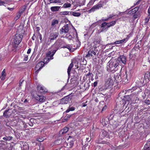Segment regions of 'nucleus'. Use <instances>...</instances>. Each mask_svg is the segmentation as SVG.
I'll use <instances>...</instances> for the list:
<instances>
[{"instance_id": "nucleus-1", "label": "nucleus", "mask_w": 150, "mask_h": 150, "mask_svg": "<svg viewBox=\"0 0 150 150\" xmlns=\"http://www.w3.org/2000/svg\"><path fill=\"white\" fill-rule=\"evenodd\" d=\"M120 67L118 61L115 60H110L108 64L107 70L110 72H115Z\"/></svg>"}, {"instance_id": "nucleus-2", "label": "nucleus", "mask_w": 150, "mask_h": 150, "mask_svg": "<svg viewBox=\"0 0 150 150\" xmlns=\"http://www.w3.org/2000/svg\"><path fill=\"white\" fill-rule=\"evenodd\" d=\"M130 98L129 95L124 96L123 98H121L118 97L116 99L117 103H119V101L120 104L121 105H124L126 103L125 102L129 101Z\"/></svg>"}, {"instance_id": "nucleus-3", "label": "nucleus", "mask_w": 150, "mask_h": 150, "mask_svg": "<svg viewBox=\"0 0 150 150\" xmlns=\"http://www.w3.org/2000/svg\"><path fill=\"white\" fill-rule=\"evenodd\" d=\"M113 84V80L111 78L110 76H108V78L105 81V83L104 85L102 87V88L103 89H106L110 86H112Z\"/></svg>"}, {"instance_id": "nucleus-4", "label": "nucleus", "mask_w": 150, "mask_h": 150, "mask_svg": "<svg viewBox=\"0 0 150 150\" xmlns=\"http://www.w3.org/2000/svg\"><path fill=\"white\" fill-rule=\"evenodd\" d=\"M23 37V35L22 34H16L13 39V42L15 44L18 45L21 42Z\"/></svg>"}, {"instance_id": "nucleus-5", "label": "nucleus", "mask_w": 150, "mask_h": 150, "mask_svg": "<svg viewBox=\"0 0 150 150\" xmlns=\"http://www.w3.org/2000/svg\"><path fill=\"white\" fill-rule=\"evenodd\" d=\"M58 33H57L51 34L47 41V45H50L52 40H55L58 37Z\"/></svg>"}, {"instance_id": "nucleus-6", "label": "nucleus", "mask_w": 150, "mask_h": 150, "mask_svg": "<svg viewBox=\"0 0 150 150\" xmlns=\"http://www.w3.org/2000/svg\"><path fill=\"white\" fill-rule=\"evenodd\" d=\"M102 6V5L100 3H98L95 5L94 6L88 11L89 12H93L101 8Z\"/></svg>"}, {"instance_id": "nucleus-7", "label": "nucleus", "mask_w": 150, "mask_h": 150, "mask_svg": "<svg viewBox=\"0 0 150 150\" xmlns=\"http://www.w3.org/2000/svg\"><path fill=\"white\" fill-rule=\"evenodd\" d=\"M35 98L37 100L41 103L45 102L46 100V98L42 95H37L35 97Z\"/></svg>"}, {"instance_id": "nucleus-8", "label": "nucleus", "mask_w": 150, "mask_h": 150, "mask_svg": "<svg viewBox=\"0 0 150 150\" xmlns=\"http://www.w3.org/2000/svg\"><path fill=\"white\" fill-rule=\"evenodd\" d=\"M13 111L11 109L6 110L4 112L3 116L6 118H8L12 114Z\"/></svg>"}, {"instance_id": "nucleus-9", "label": "nucleus", "mask_w": 150, "mask_h": 150, "mask_svg": "<svg viewBox=\"0 0 150 150\" xmlns=\"http://www.w3.org/2000/svg\"><path fill=\"white\" fill-rule=\"evenodd\" d=\"M69 31V27L68 24H66L60 30V32L61 34H63L64 33H68Z\"/></svg>"}, {"instance_id": "nucleus-10", "label": "nucleus", "mask_w": 150, "mask_h": 150, "mask_svg": "<svg viewBox=\"0 0 150 150\" xmlns=\"http://www.w3.org/2000/svg\"><path fill=\"white\" fill-rule=\"evenodd\" d=\"M71 100V98L69 96H67L61 99L60 103L62 104H67L69 101L70 100Z\"/></svg>"}, {"instance_id": "nucleus-11", "label": "nucleus", "mask_w": 150, "mask_h": 150, "mask_svg": "<svg viewBox=\"0 0 150 150\" xmlns=\"http://www.w3.org/2000/svg\"><path fill=\"white\" fill-rule=\"evenodd\" d=\"M62 40L60 39H58L57 41L54 43L53 45L57 48V50L61 47L62 44Z\"/></svg>"}, {"instance_id": "nucleus-12", "label": "nucleus", "mask_w": 150, "mask_h": 150, "mask_svg": "<svg viewBox=\"0 0 150 150\" xmlns=\"http://www.w3.org/2000/svg\"><path fill=\"white\" fill-rule=\"evenodd\" d=\"M44 66V63L42 62H39L36 65L35 67V69L36 70V72L37 73L38 71L41 69V68Z\"/></svg>"}, {"instance_id": "nucleus-13", "label": "nucleus", "mask_w": 150, "mask_h": 150, "mask_svg": "<svg viewBox=\"0 0 150 150\" xmlns=\"http://www.w3.org/2000/svg\"><path fill=\"white\" fill-rule=\"evenodd\" d=\"M52 52L50 51H48L46 53V57H50V58H45L44 60V61L45 62V61L46 60V62H49L50 60V59H52L53 58H51V57H52Z\"/></svg>"}, {"instance_id": "nucleus-14", "label": "nucleus", "mask_w": 150, "mask_h": 150, "mask_svg": "<svg viewBox=\"0 0 150 150\" xmlns=\"http://www.w3.org/2000/svg\"><path fill=\"white\" fill-rule=\"evenodd\" d=\"M117 60L118 61V62L121 61L124 64H125L126 62V58L124 55L121 56L119 57Z\"/></svg>"}, {"instance_id": "nucleus-15", "label": "nucleus", "mask_w": 150, "mask_h": 150, "mask_svg": "<svg viewBox=\"0 0 150 150\" xmlns=\"http://www.w3.org/2000/svg\"><path fill=\"white\" fill-rule=\"evenodd\" d=\"M107 135V132L103 130L101 131V132L100 135V139H103Z\"/></svg>"}, {"instance_id": "nucleus-16", "label": "nucleus", "mask_w": 150, "mask_h": 150, "mask_svg": "<svg viewBox=\"0 0 150 150\" xmlns=\"http://www.w3.org/2000/svg\"><path fill=\"white\" fill-rule=\"evenodd\" d=\"M96 51L95 50H90L88 52V53L86 55V57H92L93 56V54L95 55L96 54Z\"/></svg>"}, {"instance_id": "nucleus-17", "label": "nucleus", "mask_w": 150, "mask_h": 150, "mask_svg": "<svg viewBox=\"0 0 150 150\" xmlns=\"http://www.w3.org/2000/svg\"><path fill=\"white\" fill-rule=\"evenodd\" d=\"M69 128L67 127H65L64 128L60 130L59 131V134L60 135L64 134L66 133L69 131Z\"/></svg>"}, {"instance_id": "nucleus-18", "label": "nucleus", "mask_w": 150, "mask_h": 150, "mask_svg": "<svg viewBox=\"0 0 150 150\" xmlns=\"http://www.w3.org/2000/svg\"><path fill=\"white\" fill-rule=\"evenodd\" d=\"M129 38L127 37L126 38H125L122 40L117 41L114 42L115 44H121L124 42H126L128 40Z\"/></svg>"}, {"instance_id": "nucleus-19", "label": "nucleus", "mask_w": 150, "mask_h": 150, "mask_svg": "<svg viewBox=\"0 0 150 150\" xmlns=\"http://www.w3.org/2000/svg\"><path fill=\"white\" fill-rule=\"evenodd\" d=\"M144 150H150V141L146 142L144 146Z\"/></svg>"}, {"instance_id": "nucleus-20", "label": "nucleus", "mask_w": 150, "mask_h": 150, "mask_svg": "<svg viewBox=\"0 0 150 150\" xmlns=\"http://www.w3.org/2000/svg\"><path fill=\"white\" fill-rule=\"evenodd\" d=\"M60 7V6H52L51 7L50 9L53 12L57 11H59Z\"/></svg>"}, {"instance_id": "nucleus-21", "label": "nucleus", "mask_w": 150, "mask_h": 150, "mask_svg": "<svg viewBox=\"0 0 150 150\" xmlns=\"http://www.w3.org/2000/svg\"><path fill=\"white\" fill-rule=\"evenodd\" d=\"M37 89L38 91L41 93H42L46 92L42 86L40 85H38V86Z\"/></svg>"}, {"instance_id": "nucleus-22", "label": "nucleus", "mask_w": 150, "mask_h": 150, "mask_svg": "<svg viewBox=\"0 0 150 150\" xmlns=\"http://www.w3.org/2000/svg\"><path fill=\"white\" fill-rule=\"evenodd\" d=\"M73 66L74 64L72 62L70 64L67 69V73L69 76L70 75V71H71V68L73 67Z\"/></svg>"}, {"instance_id": "nucleus-23", "label": "nucleus", "mask_w": 150, "mask_h": 150, "mask_svg": "<svg viewBox=\"0 0 150 150\" xmlns=\"http://www.w3.org/2000/svg\"><path fill=\"white\" fill-rule=\"evenodd\" d=\"M6 76V73L5 72V70L4 69L1 73V76L0 77V78L2 80H4Z\"/></svg>"}, {"instance_id": "nucleus-24", "label": "nucleus", "mask_w": 150, "mask_h": 150, "mask_svg": "<svg viewBox=\"0 0 150 150\" xmlns=\"http://www.w3.org/2000/svg\"><path fill=\"white\" fill-rule=\"evenodd\" d=\"M116 23V22L115 21H113L110 23H107V28L108 29L110 27L114 25Z\"/></svg>"}, {"instance_id": "nucleus-25", "label": "nucleus", "mask_w": 150, "mask_h": 150, "mask_svg": "<svg viewBox=\"0 0 150 150\" xmlns=\"http://www.w3.org/2000/svg\"><path fill=\"white\" fill-rule=\"evenodd\" d=\"M74 142L72 141L68 143L67 144V148L68 149L72 148L74 145Z\"/></svg>"}, {"instance_id": "nucleus-26", "label": "nucleus", "mask_w": 150, "mask_h": 150, "mask_svg": "<svg viewBox=\"0 0 150 150\" xmlns=\"http://www.w3.org/2000/svg\"><path fill=\"white\" fill-rule=\"evenodd\" d=\"M125 76L124 75L122 79L123 80H124V81L125 82H127L128 81V80L127 79L128 74L127 73V72L126 71L125 72Z\"/></svg>"}, {"instance_id": "nucleus-27", "label": "nucleus", "mask_w": 150, "mask_h": 150, "mask_svg": "<svg viewBox=\"0 0 150 150\" xmlns=\"http://www.w3.org/2000/svg\"><path fill=\"white\" fill-rule=\"evenodd\" d=\"M108 120V118L106 117L104 119L102 120V123L103 125H106L108 122V121L107 120Z\"/></svg>"}, {"instance_id": "nucleus-28", "label": "nucleus", "mask_w": 150, "mask_h": 150, "mask_svg": "<svg viewBox=\"0 0 150 150\" xmlns=\"http://www.w3.org/2000/svg\"><path fill=\"white\" fill-rule=\"evenodd\" d=\"M12 137L11 136H8V137H4L3 138V140H5V141H9L11 140L12 139Z\"/></svg>"}, {"instance_id": "nucleus-29", "label": "nucleus", "mask_w": 150, "mask_h": 150, "mask_svg": "<svg viewBox=\"0 0 150 150\" xmlns=\"http://www.w3.org/2000/svg\"><path fill=\"white\" fill-rule=\"evenodd\" d=\"M69 12L67 11H64L60 12L59 13V15L61 16L66 15L69 14Z\"/></svg>"}, {"instance_id": "nucleus-30", "label": "nucleus", "mask_w": 150, "mask_h": 150, "mask_svg": "<svg viewBox=\"0 0 150 150\" xmlns=\"http://www.w3.org/2000/svg\"><path fill=\"white\" fill-rule=\"evenodd\" d=\"M71 5L70 3H66L63 5V7L65 8H69L71 6Z\"/></svg>"}, {"instance_id": "nucleus-31", "label": "nucleus", "mask_w": 150, "mask_h": 150, "mask_svg": "<svg viewBox=\"0 0 150 150\" xmlns=\"http://www.w3.org/2000/svg\"><path fill=\"white\" fill-rule=\"evenodd\" d=\"M62 47L64 48H67L70 51L71 50V48H72V47L69 45H67L66 46H64Z\"/></svg>"}, {"instance_id": "nucleus-32", "label": "nucleus", "mask_w": 150, "mask_h": 150, "mask_svg": "<svg viewBox=\"0 0 150 150\" xmlns=\"http://www.w3.org/2000/svg\"><path fill=\"white\" fill-rule=\"evenodd\" d=\"M121 77L120 75L116 76L115 77V80L116 81H117V82H119V81H121Z\"/></svg>"}, {"instance_id": "nucleus-33", "label": "nucleus", "mask_w": 150, "mask_h": 150, "mask_svg": "<svg viewBox=\"0 0 150 150\" xmlns=\"http://www.w3.org/2000/svg\"><path fill=\"white\" fill-rule=\"evenodd\" d=\"M58 23V21L57 20H53L51 23V25L52 26H54L55 24H57Z\"/></svg>"}, {"instance_id": "nucleus-34", "label": "nucleus", "mask_w": 150, "mask_h": 150, "mask_svg": "<svg viewBox=\"0 0 150 150\" xmlns=\"http://www.w3.org/2000/svg\"><path fill=\"white\" fill-rule=\"evenodd\" d=\"M50 3H60L61 2L60 0H50Z\"/></svg>"}, {"instance_id": "nucleus-35", "label": "nucleus", "mask_w": 150, "mask_h": 150, "mask_svg": "<svg viewBox=\"0 0 150 150\" xmlns=\"http://www.w3.org/2000/svg\"><path fill=\"white\" fill-rule=\"evenodd\" d=\"M75 110V108L74 107H69L68 109L66 111V112H68L70 111H74Z\"/></svg>"}, {"instance_id": "nucleus-36", "label": "nucleus", "mask_w": 150, "mask_h": 150, "mask_svg": "<svg viewBox=\"0 0 150 150\" xmlns=\"http://www.w3.org/2000/svg\"><path fill=\"white\" fill-rule=\"evenodd\" d=\"M73 13V15L75 16L79 17L80 16L81 14L80 13L78 12H74Z\"/></svg>"}, {"instance_id": "nucleus-37", "label": "nucleus", "mask_w": 150, "mask_h": 150, "mask_svg": "<svg viewBox=\"0 0 150 150\" xmlns=\"http://www.w3.org/2000/svg\"><path fill=\"white\" fill-rule=\"evenodd\" d=\"M96 142L98 144H107L108 143V142H106L105 141H96Z\"/></svg>"}, {"instance_id": "nucleus-38", "label": "nucleus", "mask_w": 150, "mask_h": 150, "mask_svg": "<svg viewBox=\"0 0 150 150\" xmlns=\"http://www.w3.org/2000/svg\"><path fill=\"white\" fill-rule=\"evenodd\" d=\"M36 140L40 142H42L44 140V139L42 137H40L37 138Z\"/></svg>"}, {"instance_id": "nucleus-39", "label": "nucleus", "mask_w": 150, "mask_h": 150, "mask_svg": "<svg viewBox=\"0 0 150 150\" xmlns=\"http://www.w3.org/2000/svg\"><path fill=\"white\" fill-rule=\"evenodd\" d=\"M23 149L25 150H28L29 149V146L28 144H25L23 145Z\"/></svg>"}, {"instance_id": "nucleus-40", "label": "nucleus", "mask_w": 150, "mask_h": 150, "mask_svg": "<svg viewBox=\"0 0 150 150\" xmlns=\"http://www.w3.org/2000/svg\"><path fill=\"white\" fill-rule=\"evenodd\" d=\"M134 10V9H133L131 11H129L128 13L129 14H130L131 15H133V14H135L136 12L134 11L133 10Z\"/></svg>"}, {"instance_id": "nucleus-41", "label": "nucleus", "mask_w": 150, "mask_h": 150, "mask_svg": "<svg viewBox=\"0 0 150 150\" xmlns=\"http://www.w3.org/2000/svg\"><path fill=\"white\" fill-rule=\"evenodd\" d=\"M26 8V6H24L23 7H22L21 8V10L20 12L22 13L23 12H24L25 11Z\"/></svg>"}, {"instance_id": "nucleus-42", "label": "nucleus", "mask_w": 150, "mask_h": 150, "mask_svg": "<svg viewBox=\"0 0 150 150\" xmlns=\"http://www.w3.org/2000/svg\"><path fill=\"white\" fill-rule=\"evenodd\" d=\"M108 23H107L106 22H104L101 25V28H103L105 27L106 25H107Z\"/></svg>"}, {"instance_id": "nucleus-43", "label": "nucleus", "mask_w": 150, "mask_h": 150, "mask_svg": "<svg viewBox=\"0 0 150 150\" xmlns=\"http://www.w3.org/2000/svg\"><path fill=\"white\" fill-rule=\"evenodd\" d=\"M149 73L148 72H146V73L144 75V78L145 79H146L149 76Z\"/></svg>"}, {"instance_id": "nucleus-44", "label": "nucleus", "mask_w": 150, "mask_h": 150, "mask_svg": "<svg viewBox=\"0 0 150 150\" xmlns=\"http://www.w3.org/2000/svg\"><path fill=\"white\" fill-rule=\"evenodd\" d=\"M100 40H98L97 39H96L94 41V43L95 44L96 43H97L98 44H100Z\"/></svg>"}, {"instance_id": "nucleus-45", "label": "nucleus", "mask_w": 150, "mask_h": 150, "mask_svg": "<svg viewBox=\"0 0 150 150\" xmlns=\"http://www.w3.org/2000/svg\"><path fill=\"white\" fill-rule=\"evenodd\" d=\"M150 18V17L149 16L145 18V23H147L148 22Z\"/></svg>"}, {"instance_id": "nucleus-46", "label": "nucleus", "mask_w": 150, "mask_h": 150, "mask_svg": "<svg viewBox=\"0 0 150 150\" xmlns=\"http://www.w3.org/2000/svg\"><path fill=\"white\" fill-rule=\"evenodd\" d=\"M145 103L148 105L150 104V100H145Z\"/></svg>"}, {"instance_id": "nucleus-47", "label": "nucleus", "mask_w": 150, "mask_h": 150, "mask_svg": "<svg viewBox=\"0 0 150 150\" xmlns=\"http://www.w3.org/2000/svg\"><path fill=\"white\" fill-rule=\"evenodd\" d=\"M56 50H54L52 51V57H53V55H54V54L56 52V51L57 50V48H56Z\"/></svg>"}, {"instance_id": "nucleus-48", "label": "nucleus", "mask_w": 150, "mask_h": 150, "mask_svg": "<svg viewBox=\"0 0 150 150\" xmlns=\"http://www.w3.org/2000/svg\"><path fill=\"white\" fill-rule=\"evenodd\" d=\"M21 13H21V12H19L17 14V19H18L20 17Z\"/></svg>"}, {"instance_id": "nucleus-49", "label": "nucleus", "mask_w": 150, "mask_h": 150, "mask_svg": "<svg viewBox=\"0 0 150 150\" xmlns=\"http://www.w3.org/2000/svg\"><path fill=\"white\" fill-rule=\"evenodd\" d=\"M139 8L138 7H137L133 9H134L133 10L137 12Z\"/></svg>"}, {"instance_id": "nucleus-50", "label": "nucleus", "mask_w": 150, "mask_h": 150, "mask_svg": "<svg viewBox=\"0 0 150 150\" xmlns=\"http://www.w3.org/2000/svg\"><path fill=\"white\" fill-rule=\"evenodd\" d=\"M38 35H39V39H40V40L41 41L42 40V35L39 33H38Z\"/></svg>"}, {"instance_id": "nucleus-51", "label": "nucleus", "mask_w": 150, "mask_h": 150, "mask_svg": "<svg viewBox=\"0 0 150 150\" xmlns=\"http://www.w3.org/2000/svg\"><path fill=\"white\" fill-rule=\"evenodd\" d=\"M24 80L22 79H21L20 81L19 85L21 86L23 82V81Z\"/></svg>"}, {"instance_id": "nucleus-52", "label": "nucleus", "mask_w": 150, "mask_h": 150, "mask_svg": "<svg viewBox=\"0 0 150 150\" xmlns=\"http://www.w3.org/2000/svg\"><path fill=\"white\" fill-rule=\"evenodd\" d=\"M97 81H95L93 83V86L94 87H95L97 86Z\"/></svg>"}, {"instance_id": "nucleus-53", "label": "nucleus", "mask_w": 150, "mask_h": 150, "mask_svg": "<svg viewBox=\"0 0 150 150\" xmlns=\"http://www.w3.org/2000/svg\"><path fill=\"white\" fill-rule=\"evenodd\" d=\"M94 1H93L91 0L89 2V4L91 5H92L93 4Z\"/></svg>"}, {"instance_id": "nucleus-54", "label": "nucleus", "mask_w": 150, "mask_h": 150, "mask_svg": "<svg viewBox=\"0 0 150 150\" xmlns=\"http://www.w3.org/2000/svg\"><path fill=\"white\" fill-rule=\"evenodd\" d=\"M28 59V57L27 56H25L24 57V60L27 61Z\"/></svg>"}, {"instance_id": "nucleus-55", "label": "nucleus", "mask_w": 150, "mask_h": 150, "mask_svg": "<svg viewBox=\"0 0 150 150\" xmlns=\"http://www.w3.org/2000/svg\"><path fill=\"white\" fill-rule=\"evenodd\" d=\"M91 75H92V74L90 72H89L88 74H86V76H91Z\"/></svg>"}, {"instance_id": "nucleus-56", "label": "nucleus", "mask_w": 150, "mask_h": 150, "mask_svg": "<svg viewBox=\"0 0 150 150\" xmlns=\"http://www.w3.org/2000/svg\"><path fill=\"white\" fill-rule=\"evenodd\" d=\"M115 15H114L113 14H112V15H109V17L108 18H112L113 16H114Z\"/></svg>"}, {"instance_id": "nucleus-57", "label": "nucleus", "mask_w": 150, "mask_h": 150, "mask_svg": "<svg viewBox=\"0 0 150 150\" xmlns=\"http://www.w3.org/2000/svg\"><path fill=\"white\" fill-rule=\"evenodd\" d=\"M31 51V49L30 48L27 51V53L29 54L30 53Z\"/></svg>"}, {"instance_id": "nucleus-58", "label": "nucleus", "mask_w": 150, "mask_h": 150, "mask_svg": "<svg viewBox=\"0 0 150 150\" xmlns=\"http://www.w3.org/2000/svg\"><path fill=\"white\" fill-rule=\"evenodd\" d=\"M69 14L67 15H73V12L72 11H69Z\"/></svg>"}, {"instance_id": "nucleus-59", "label": "nucleus", "mask_w": 150, "mask_h": 150, "mask_svg": "<svg viewBox=\"0 0 150 150\" xmlns=\"http://www.w3.org/2000/svg\"><path fill=\"white\" fill-rule=\"evenodd\" d=\"M91 140V138H90V139H89V138H86V141H87V142H89Z\"/></svg>"}, {"instance_id": "nucleus-60", "label": "nucleus", "mask_w": 150, "mask_h": 150, "mask_svg": "<svg viewBox=\"0 0 150 150\" xmlns=\"http://www.w3.org/2000/svg\"><path fill=\"white\" fill-rule=\"evenodd\" d=\"M35 34H34L33 35V36L32 37V39L33 40H34L35 39Z\"/></svg>"}, {"instance_id": "nucleus-61", "label": "nucleus", "mask_w": 150, "mask_h": 150, "mask_svg": "<svg viewBox=\"0 0 150 150\" xmlns=\"http://www.w3.org/2000/svg\"><path fill=\"white\" fill-rule=\"evenodd\" d=\"M133 17L134 18H137V15L136 14H134L133 16Z\"/></svg>"}, {"instance_id": "nucleus-62", "label": "nucleus", "mask_w": 150, "mask_h": 150, "mask_svg": "<svg viewBox=\"0 0 150 150\" xmlns=\"http://www.w3.org/2000/svg\"><path fill=\"white\" fill-rule=\"evenodd\" d=\"M7 128H8V129H9L10 130L11 129H12L11 127L10 126H9V125H7Z\"/></svg>"}, {"instance_id": "nucleus-63", "label": "nucleus", "mask_w": 150, "mask_h": 150, "mask_svg": "<svg viewBox=\"0 0 150 150\" xmlns=\"http://www.w3.org/2000/svg\"><path fill=\"white\" fill-rule=\"evenodd\" d=\"M71 115H68V114H67V115H66V116L67 117H70L71 116Z\"/></svg>"}, {"instance_id": "nucleus-64", "label": "nucleus", "mask_w": 150, "mask_h": 150, "mask_svg": "<svg viewBox=\"0 0 150 150\" xmlns=\"http://www.w3.org/2000/svg\"><path fill=\"white\" fill-rule=\"evenodd\" d=\"M86 105V104L85 103H83L82 104V107H85Z\"/></svg>"}]
</instances>
